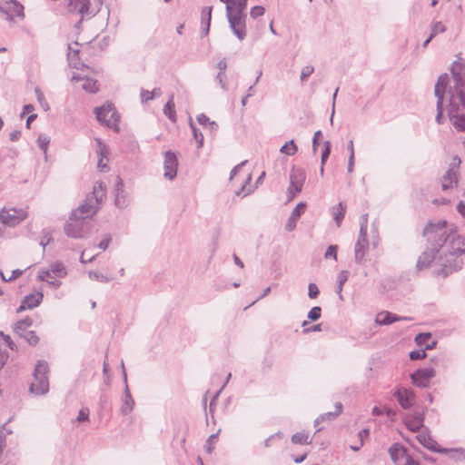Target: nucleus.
Instances as JSON below:
<instances>
[{"label":"nucleus","mask_w":465,"mask_h":465,"mask_svg":"<svg viewBox=\"0 0 465 465\" xmlns=\"http://www.w3.org/2000/svg\"><path fill=\"white\" fill-rule=\"evenodd\" d=\"M427 248L419 256L418 270L437 266L439 275L446 277L462 268L465 263V237L449 229L446 221L429 223L423 230Z\"/></svg>","instance_id":"f257e3e1"},{"label":"nucleus","mask_w":465,"mask_h":465,"mask_svg":"<svg viewBox=\"0 0 465 465\" xmlns=\"http://www.w3.org/2000/svg\"><path fill=\"white\" fill-rule=\"evenodd\" d=\"M451 77L444 73L440 74L434 87L437 98L436 122L443 123V103L448 101L447 114L453 126L460 132L465 131V59L455 61L450 66Z\"/></svg>","instance_id":"f03ea898"},{"label":"nucleus","mask_w":465,"mask_h":465,"mask_svg":"<svg viewBox=\"0 0 465 465\" xmlns=\"http://www.w3.org/2000/svg\"><path fill=\"white\" fill-rule=\"evenodd\" d=\"M105 196V186L102 182L97 183L94 186V191L84 202L76 209L72 212L73 217H82L85 219L90 215L94 214L99 209V203Z\"/></svg>","instance_id":"7ed1b4c3"},{"label":"nucleus","mask_w":465,"mask_h":465,"mask_svg":"<svg viewBox=\"0 0 465 465\" xmlns=\"http://www.w3.org/2000/svg\"><path fill=\"white\" fill-rule=\"evenodd\" d=\"M49 365L45 360L37 361L34 371L33 381L29 386L31 393L36 396H42L49 391Z\"/></svg>","instance_id":"20e7f679"},{"label":"nucleus","mask_w":465,"mask_h":465,"mask_svg":"<svg viewBox=\"0 0 465 465\" xmlns=\"http://www.w3.org/2000/svg\"><path fill=\"white\" fill-rule=\"evenodd\" d=\"M96 119L102 124L119 132L118 126L120 116L112 104H106L94 109Z\"/></svg>","instance_id":"39448f33"},{"label":"nucleus","mask_w":465,"mask_h":465,"mask_svg":"<svg viewBox=\"0 0 465 465\" xmlns=\"http://www.w3.org/2000/svg\"><path fill=\"white\" fill-rule=\"evenodd\" d=\"M226 18L233 35L238 38V40H244L247 35V15L245 11L226 14Z\"/></svg>","instance_id":"423d86ee"},{"label":"nucleus","mask_w":465,"mask_h":465,"mask_svg":"<svg viewBox=\"0 0 465 465\" xmlns=\"http://www.w3.org/2000/svg\"><path fill=\"white\" fill-rule=\"evenodd\" d=\"M306 173L303 169L293 166L290 173V185L287 188L288 201H292L302 190Z\"/></svg>","instance_id":"0eeeda50"},{"label":"nucleus","mask_w":465,"mask_h":465,"mask_svg":"<svg viewBox=\"0 0 465 465\" xmlns=\"http://www.w3.org/2000/svg\"><path fill=\"white\" fill-rule=\"evenodd\" d=\"M27 217L24 209H3L0 212V221L6 226L15 227Z\"/></svg>","instance_id":"6e6552de"},{"label":"nucleus","mask_w":465,"mask_h":465,"mask_svg":"<svg viewBox=\"0 0 465 465\" xmlns=\"http://www.w3.org/2000/svg\"><path fill=\"white\" fill-rule=\"evenodd\" d=\"M84 226L85 222L82 217H73L71 214L69 220L64 224V231L68 237L81 239L86 232Z\"/></svg>","instance_id":"1a4fd4ad"},{"label":"nucleus","mask_w":465,"mask_h":465,"mask_svg":"<svg viewBox=\"0 0 465 465\" xmlns=\"http://www.w3.org/2000/svg\"><path fill=\"white\" fill-rule=\"evenodd\" d=\"M436 371L433 368L418 369L411 374V381L420 388H427L430 380L435 377Z\"/></svg>","instance_id":"9d476101"},{"label":"nucleus","mask_w":465,"mask_h":465,"mask_svg":"<svg viewBox=\"0 0 465 465\" xmlns=\"http://www.w3.org/2000/svg\"><path fill=\"white\" fill-rule=\"evenodd\" d=\"M122 371H123V380L125 384L124 395H123V404L121 407V413L123 415H128L132 412L134 406V401L131 395L128 384H127V374L124 368V363L122 361L121 362Z\"/></svg>","instance_id":"9b49d317"},{"label":"nucleus","mask_w":465,"mask_h":465,"mask_svg":"<svg viewBox=\"0 0 465 465\" xmlns=\"http://www.w3.org/2000/svg\"><path fill=\"white\" fill-rule=\"evenodd\" d=\"M178 160L176 154L173 151H167L164 154L163 176L172 181L177 175Z\"/></svg>","instance_id":"f8f14e48"},{"label":"nucleus","mask_w":465,"mask_h":465,"mask_svg":"<svg viewBox=\"0 0 465 465\" xmlns=\"http://www.w3.org/2000/svg\"><path fill=\"white\" fill-rule=\"evenodd\" d=\"M90 0H70L67 9L70 13H77L82 15V19L90 18L94 13L90 11Z\"/></svg>","instance_id":"ddd939ff"},{"label":"nucleus","mask_w":465,"mask_h":465,"mask_svg":"<svg viewBox=\"0 0 465 465\" xmlns=\"http://www.w3.org/2000/svg\"><path fill=\"white\" fill-rule=\"evenodd\" d=\"M124 184L122 178L120 176H117L114 182V203L120 209L125 208L129 203V199L124 192Z\"/></svg>","instance_id":"4468645a"},{"label":"nucleus","mask_w":465,"mask_h":465,"mask_svg":"<svg viewBox=\"0 0 465 465\" xmlns=\"http://www.w3.org/2000/svg\"><path fill=\"white\" fill-rule=\"evenodd\" d=\"M393 396L397 399L401 408L410 409L415 401V393L411 390L406 388H398Z\"/></svg>","instance_id":"2eb2a0df"},{"label":"nucleus","mask_w":465,"mask_h":465,"mask_svg":"<svg viewBox=\"0 0 465 465\" xmlns=\"http://www.w3.org/2000/svg\"><path fill=\"white\" fill-rule=\"evenodd\" d=\"M44 298V295L41 292H38L36 293H30L24 297V299L21 302L20 306L17 308L16 312H21L25 310H31L35 307H37L42 300Z\"/></svg>","instance_id":"dca6fc26"},{"label":"nucleus","mask_w":465,"mask_h":465,"mask_svg":"<svg viewBox=\"0 0 465 465\" xmlns=\"http://www.w3.org/2000/svg\"><path fill=\"white\" fill-rule=\"evenodd\" d=\"M51 274H53L58 278L64 277L66 275L65 267L64 266V264L62 262H54V263L50 264L48 270L39 271L37 277L40 281H45L46 279V277L51 276Z\"/></svg>","instance_id":"f3484780"},{"label":"nucleus","mask_w":465,"mask_h":465,"mask_svg":"<svg viewBox=\"0 0 465 465\" xmlns=\"http://www.w3.org/2000/svg\"><path fill=\"white\" fill-rule=\"evenodd\" d=\"M411 317L398 316L390 312H381L376 315L375 322L378 325H391L399 321H411Z\"/></svg>","instance_id":"a211bd4d"},{"label":"nucleus","mask_w":465,"mask_h":465,"mask_svg":"<svg viewBox=\"0 0 465 465\" xmlns=\"http://www.w3.org/2000/svg\"><path fill=\"white\" fill-rule=\"evenodd\" d=\"M424 413L422 411H415L411 415L405 418V424L409 430L413 432L419 431L423 427Z\"/></svg>","instance_id":"6ab92c4d"},{"label":"nucleus","mask_w":465,"mask_h":465,"mask_svg":"<svg viewBox=\"0 0 465 465\" xmlns=\"http://www.w3.org/2000/svg\"><path fill=\"white\" fill-rule=\"evenodd\" d=\"M418 441L427 448L428 450L438 452V453H447L448 450L445 448H441L438 442L433 440L430 435L428 434H419L417 435Z\"/></svg>","instance_id":"aec40b11"},{"label":"nucleus","mask_w":465,"mask_h":465,"mask_svg":"<svg viewBox=\"0 0 465 465\" xmlns=\"http://www.w3.org/2000/svg\"><path fill=\"white\" fill-rule=\"evenodd\" d=\"M306 208V203L303 202L299 203L295 208L292 210L286 224H285V230L287 232H292L296 227V223L302 216V214L304 213Z\"/></svg>","instance_id":"412c9836"},{"label":"nucleus","mask_w":465,"mask_h":465,"mask_svg":"<svg viewBox=\"0 0 465 465\" xmlns=\"http://www.w3.org/2000/svg\"><path fill=\"white\" fill-rule=\"evenodd\" d=\"M389 454L391 460L396 465L401 464L404 458L407 457V450L401 443H393L389 449Z\"/></svg>","instance_id":"4be33fe9"},{"label":"nucleus","mask_w":465,"mask_h":465,"mask_svg":"<svg viewBox=\"0 0 465 465\" xmlns=\"http://www.w3.org/2000/svg\"><path fill=\"white\" fill-rule=\"evenodd\" d=\"M226 5V14L244 12L248 0H220Z\"/></svg>","instance_id":"5701e85b"},{"label":"nucleus","mask_w":465,"mask_h":465,"mask_svg":"<svg viewBox=\"0 0 465 465\" xmlns=\"http://www.w3.org/2000/svg\"><path fill=\"white\" fill-rule=\"evenodd\" d=\"M369 242H361L357 241L354 246V260L358 264H364L366 262V253L368 251Z\"/></svg>","instance_id":"b1692460"},{"label":"nucleus","mask_w":465,"mask_h":465,"mask_svg":"<svg viewBox=\"0 0 465 465\" xmlns=\"http://www.w3.org/2000/svg\"><path fill=\"white\" fill-rule=\"evenodd\" d=\"M342 411V404L341 402H337L335 404V411H328L326 413L321 414L315 420H314V426L318 427L320 422L325 421V420H332L337 416L340 415V413Z\"/></svg>","instance_id":"393cba45"},{"label":"nucleus","mask_w":465,"mask_h":465,"mask_svg":"<svg viewBox=\"0 0 465 465\" xmlns=\"http://www.w3.org/2000/svg\"><path fill=\"white\" fill-rule=\"evenodd\" d=\"M14 332L20 338H23L29 345L35 346L39 342V337L35 331H29L28 328H25L24 331L18 330H13Z\"/></svg>","instance_id":"a878e982"},{"label":"nucleus","mask_w":465,"mask_h":465,"mask_svg":"<svg viewBox=\"0 0 465 465\" xmlns=\"http://www.w3.org/2000/svg\"><path fill=\"white\" fill-rule=\"evenodd\" d=\"M212 6H205L202 10V35L206 36L210 31V25L212 19Z\"/></svg>","instance_id":"bb28decb"},{"label":"nucleus","mask_w":465,"mask_h":465,"mask_svg":"<svg viewBox=\"0 0 465 465\" xmlns=\"http://www.w3.org/2000/svg\"><path fill=\"white\" fill-rule=\"evenodd\" d=\"M458 183V174L457 172L453 170V168L449 169L445 175L443 176L442 181V190L446 191L450 188H452L453 184L457 185Z\"/></svg>","instance_id":"cd10ccee"},{"label":"nucleus","mask_w":465,"mask_h":465,"mask_svg":"<svg viewBox=\"0 0 465 465\" xmlns=\"http://www.w3.org/2000/svg\"><path fill=\"white\" fill-rule=\"evenodd\" d=\"M6 5L7 13L12 12L18 17H24V6L16 0H1Z\"/></svg>","instance_id":"c85d7f7f"},{"label":"nucleus","mask_w":465,"mask_h":465,"mask_svg":"<svg viewBox=\"0 0 465 465\" xmlns=\"http://www.w3.org/2000/svg\"><path fill=\"white\" fill-rule=\"evenodd\" d=\"M331 213L337 226H341L346 213V206L343 205L342 203H339L331 208Z\"/></svg>","instance_id":"c756f323"},{"label":"nucleus","mask_w":465,"mask_h":465,"mask_svg":"<svg viewBox=\"0 0 465 465\" xmlns=\"http://www.w3.org/2000/svg\"><path fill=\"white\" fill-rule=\"evenodd\" d=\"M97 145H98L97 153L100 156V158L98 160L97 167L101 172H106V171H108V167L105 163H103V159H104V157L106 158L107 147L100 139H97Z\"/></svg>","instance_id":"7c9ffc66"},{"label":"nucleus","mask_w":465,"mask_h":465,"mask_svg":"<svg viewBox=\"0 0 465 465\" xmlns=\"http://www.w3.org/2000/svg\"><path fill=\"white\" fill-rule=\"evenodd\" d=\"M349 275H350V272H349V271H346V270L341 271L337 275V283L338 284L336 287V293L339 295V299L341 301L343 300L341 292H342L344 283L348 281Z\"/></svg>","instance_id":"2f4dec72"},{"label":"nucleus","mask_w":465,"mask_h":465,"mask_svg":"<svg viewBox=\"0 0 465 465\" xmlns=\"http://www.w3.org/2000/svg\"><path fill=\"white\" fill-rule=\"evenodd\" d=\"M280 152L288 156H292L298 152V146L294 140L292 139L286 142L280 149Z\"/></svg>","instance_id":"473e14b6"},{"label":"nucleus","mask_w":465,"mask_h":465,"mask_svg":"<svg viewBox=\"0 0 465 465\" xmlns=\"http://www.w3.org/2000/svg\"><path fill=\"white\" fill-rule=\"evenodd\" d=\"M163 114L173 123L176 122V113L174 110V103L173 102V97L165 104L163 107Z\"/></svg>","instance_id":"72a5a7b5"},{"label":"nucleus","mask_w":465,"mask_h":465,"mask_svg":"<svg viewBox=\"0 0 465 465\" xmlns=\"http://www.w3.org/2000/svg\"><path fill=\"white\" fill-rule=\"evenodd\" d=\"M292 442L294 444H310L309 435L305 431L296 432L292 436Z\"/></svg>","instance_id":"f704fd0d"},{"label":"nucleus","mask_w":465,"mask_h":465,"mask_svg":"<svg viewBox=\"0 0 465 465\" xmlns=\"http://www.w3.org/2000/svg\"><path fill=\"white\" fill-rule=\"evenodd\" d=\"M82 87L84 91L91 94H95L99 90L97 81L88 77H85L84 83L83 84Z\"/></svg>","instance_id":"c9c22d12"},{"label":"nucleus","mask_w":465,"mask_h":465,"mask_svg":"<svg viewBox=\"0 0 465 465\" xmlns=\"http://www.w3.org/2000/svg\"><path fill=\"white\" fill-rule=\"evenodd\" d=\"M190 127L192 129V133L193 135V138L195 139L197 143V147L200 148L203 144V134L202 132L195 126V124L193 123V121H190Z\"/></svg>","instance_id":"e433bc0d"},{"label":"nucleus","mask_w":465,"mask_h":465,"mask_svg":"<svg viewBox=\"0 0 465 465\" xmlns=\"http://www.w3.org/2000/svg\"><path fill=\"white\" fill-rule=\"evenodd\" d=\"M33 325V320L30 317H26L25 319H22L18 322H16L13 325V330H18L20 331H24L25 328H29Z\"/></svg>","instance_id":"4c0bfd02"},{"label":"nucleus","mask_w":465,"mask_h":465,"mask_svg":"<svg viewBox=\"0 0 465 465\" xmlns=\"http://www.w3.org/2000/svg\"><path fill=\"white\" fill-rule=\"evenodd\" d=\"M430 36H432L433 38L439 35V34H442L444 32H446L447 28L446 26L440 21H437V22H432L431 23V26H430Z\"/></svg>","instance_id":"58836bf2"},{"label":"nucleus","mask_w":465,"mask_h":465,"mask_svg":"<svg viewBox=\"0 0 465 465\" xmlns=\"http://www.w3.org/2000/svg\"><path fill=\"white\" fill-rule=\"evenodd\" d=\"M221 430H218L216 433H213L208 437L204 444L205 450L211 454L214 449V440L218 438Z\"/></svg>","instance_id":"ea45409f"},{"label":"nucleus","mask_w":465,"mask_h":465,"mask_svg":"<svg viewBox=\"0 0 465 465\" xmlns=\"http://www.w3.org/2000/svg\"><path fill=\"white\" fill-rule=\"evenodd\" d=\"M50 143V138L44 134H41L38 135L37 138V144L39 148L45 153L47 151V147Z\"/></svg>","instance_id":"a19ab883"},{"label":"nucleus","mask_w":465,"mask_h":465,"mask_svg":"<svg viewBox=\"0 0 465 465\" xmlns=\"http://www.w3.org/2000/svg\"><path fill=\"white\" fill-rule=\"evenodd\" d=\"M322 316V308L320 306H314L312 307L308 314H307V318L312 321V322H316L318 321Z\"/></svg>","instance_id":"79ce46f5"},{"label":"nucleus","mask_w":465,"mask_h":465,"mask_svg":"<svg viewBox=\"0 0 465 465\" xmlns=\"http://www.w3.org/2000/svg\"><path fill=\"white\" fill-rule=\"evenodd\" d=\"M35 96H36V99L37 101L39 102L41 107L45 111L47 112L50 107H49V104L48 103L46 102L45 96H44V94L42 93V91L39 89V88H35Z\"/></svg>","instance_id":"37998d69"},{"label":"nucleus","mask_w":465,"mask_h":465,"mask_svg":"<svg viewBox=\"0 0 465 465\" xmlns=\"http://www.w3.org/2000/svg\"><path fill=\"white\" fill-rule=\"evenodd\" d=\"M331 143L330 141H325L324 142V148L322 149V156H321V163L322 165H324L325 163L327 162L329 156H330V153H331Z\"/></svg>","instance_id":"c03bdc74"},{"label":"nucleus","mask_w":465,"mask_h":465,"mask_svg":"<svg viewBox=\"0 0 465 465\" xmlns=\"http://www.w3.org/2000/svg\"><path fill=\"white\" fill-rule=\"evenodd\" d=\"M78 54H79V49L74 48L71 45H68L67 57H68L70 64H73L74 67L77 66L74 60L78 57Z\"/></svg>","instance_id":"a18cd8bd"},{"label":"nucleus","mask_w":465,"mask_h":465,"mask_svg":"<svg viewBox=\"0 0 465 465\" xmlns=\"http://www.w3.org/2000/svg\"><path fill=\"white\" fill-rule=\"evenodd\" d=\"M409 355L411 361H417L424 359L427 356V353L424 349H420L411 351Z\"/></svg>","instance_id":"49530a36"},{"label":"nucleus","mask_w":465,"mask_h":465,"mask_svg":"<svg viewBox=\"0 0 465 465\" xmlns=\"http://www.w3.org/2000/svg\"><path fill=\"white\" fill-rule=\"evenodd\" d=\"M89 277L101 282H108L112 280L108 276L94 271L89 272Z\"/></svg>","instance_id":"de8ad7c7"},{"label":"nucleus","mask_w":465,"mask_h":465,"mask_svg":"<svg viewBox=\"0 0 465 465\" xmlns=\"http://www.w3.org/2000/svg\"><path fill=\"white\" fill-rule=\"evenodd\" d=\"M430 337H431V334L430 332H420L416 335L415 342L418 345H423L430 339Z\"/></svg>","instance_id":"09e8293b"},{"label":"nucleus","mask_w":465,"mask_h":465,"mask_svg":"<svg viewBox=\"0 0 465 465\" xmlns=\"http://www.w3.org/2000/svg\"><path fill=\"white\" fill-rule=\"evenodd\" d=\"M337 250H338V246L337 245H330L325 253H324V258L325 259H334L335 261L337 260Z\"/></svg>","instance_id":"8fccbe9b"},{"label":"nucleus","mask_w":465,"mask_h":465,"mask_svg":"<svg viewBox=\"0 0 465 465\" xmlns=\"http://www.w3.org/2000/svg\"><path fill=\"white\" fill-rule=\"evenodd\" d=\"M314 72V67L312 65H306L302 69L300 79L302 82H304L311 74Z\"/></svg>","instance_id":"3c124183"},{"label":"nucleus","mask_w":465,"mask_h":465,"mask_svg":"<svg viewBox=\"0 0 465 465\" xmlns=\"http://www.w3.org/2000/svg\"><path fill=\"white\" fill-rule=\"evenodd\" d=\"M0 337L5 341L7 347L12 350L15 351L17 350V346L15 343L12 341L11 337L8 334L4 333V331H0Z\"/></svg>","instance_id":"603ef678"},{"label":"nucleus","mask_w":465,"mask_h":465,"mask_svg":"<svg viewBox=\"0 0 465 465\" xmlns=\"http://www.w3.org/2000/svg\"><path fill=\"white\" fill-rule=\"evenodd\" d=\"M265 9L262 5H255L251 9L250 15L256 19L264 15Z\"/></svg>","instance_id":"864d4df0"},{"label":"nucleus","mask_w":465,"mask_h":465,"mask_svg":"<svg viewBox=\"0 0 465 465\" xmlns=\"http://www.w3.org/2000/svg\"><path fill=\"white\" fill-rule=\"evenodd\" d=\"M320 293V291H319V288L318 286L313 283V282H311L309 283L308 285V296L310 299H315L318 297Z\"/></svg>","instance_id":"5fc2aeb1"},{"label":"nucleus","mask_w":465,"mask_h":465,"mask_svg":"<svg viewBox=\"0 0 465 465\" xmlns=\"http://www.w3.org/2000/svg\"><path fill=\"white\" fill-rule=\"evenodd\" d=\"M251 179H252L251 174H248L247 178L243 182V183L241 186V188L238 191H236V193H235L236 195L239 196V195L242 194V196H246V195H248L251 193L250 189L247 190V191L245 190L246 184L251 181Z\"/></svg>","instance_id":"6e6d98bb"},{"label":"nucleus","mask_w":465,"mask_h":465,"mask_svg":"<svg viewBox=\"0 0 465 465\" xmlns=\"http://www.w3.org/2000/svg\"><path fill=\"white\" fill-rule=\"evenodd\" d=\"M88 419H89V409L88 408H82L79 411L78 415H77L75 420L78 421V422H82V421L88 420Z\"/></svg>","instance_id":"4d7b16f0"},{"label":"nucleus","mask_w":465,"mask_h":465,"mask_svg":"<svg viewBox=\"0 0 465 465\" xmlns=\"http://www.w3.org/2000/svg\"><path fill=\"white\" fill-rule=\"evenodd\" d=\"M140 97L142 103H147L153 99V94H151L150 91L142 88L140 91Z\"/></svg>","instance_id":"13d9d810"},{"label":"nucleus","mask_w":465,"mask_h":465,"mask_svg":"<svg viewBox=\"0 0 465 465\" xmlns=\"http://www.w3.org/2000/svg\"><path fill=\"white\" fill-rule=\"evenodd\" d=\"M53 241V237L46 230H43V238L40 242V245L45 250V246L48 245Z\"/></svg>","instance_id":"bf43d9fd"},{"label":"nucleus","mask_w":465,"mask_h":465,"mask_svg":"<svg viewBox=\"0 0 465 465\" xmlns=\"http://www.w3.org/2000/svg\"><path fill=\"white\" fill-rule=\"evenodd\" d=\"M367 229L365 224H361L359 237L357 241H361V242H369L367 239Z\"/></svg>","instance_id":"052dcab7"},{"label":"nucleus","mask_w":465,"mask_h":465,"mask_svg":"<svg viewBox=\"0 0 465 465\" xmlns=\"http://www.w3.org/2000/svg\"><path fill=\"white\" fill-rule=\"evenodd\" d=\"M44 282H46L49 285L54 288H58L62 284L61 281L56 279L53 274H51V276L49 277H46V279Z\"/></svg>","instance_id":"680f3d73"},{"label":"nucleus","mask_w":465,"mask_h":465,"mask_svg":"<svg viewBox=\"0 0 465 465\" xmlns=\"http://www.w3.org/2000/svg\"><path fill=\"white\" fill-rule=\"evenodd\" d=\"M322 133L321 130H318L314 133L312 137V150L315 153L317 151V147L319 145V139L322 136Z\"/></svg>","instance_id":"e2e57ef3"},{"label":"nucleus","mask_w":465,"mask_h":465,"mask_svg":"<svg viewBox=\"0 0 465 465\" xmlns=\"http://www.w3.org/2000/svg\"><path fill=\"white\" fill-rule=\"evenodd\" d=\"M111 240H112L111 236L110 235H106L105 238H104L99 242L98 247L100 249H102L103 251H105L108 248V246H109V244L111 242Z\"/></svg>","instance_id":"0e129e2a"},{"label":"nucleus","mask_w":465,"mask_h":465,"mask_svg":"<svg viewBox=\"0 0 465 465\" xmlns=\"http://www.w3.org/2000/svg\"><path fill=\"white\" fill-rule=\"evenodd\" d=\"M225 78H226L225 73H223V74L218 73V74L216 75V80L218 81V83L220 84L221 87L223 90H227Z\"/></svg>","instance_id":"69168bd1"},{"label":"nucleus","mask_w":465,"mask_h":465,"mask_svg":"<svg viewBox=\"0 0 465 465\" xmlns=\"http://www.w3.org/2000/svg\"><path fill=\"white\" fill-rule=\"evenodd\" d=\"M247 163V161H242L241 163L235 165L232 171H231V173H230V180H232L237 173L238 172L242 169V167L243 165H245V163Z\"/></svg>","instance_id":"338daca9"},{"label":"nucleus","mask_w":465,"mask_h":465,"mask_svg":"<svg viewBox=\"0 0 465 465\" xmlns=\"http://www.w3.org/2000/svg\"><path fill=\"white\" fill-rule=\"evenodd\" d=\"M197 121L201 125H207L211 122L209 117L204 114H200L199 115H197Z\"/></svg>","instance_id":"774afa93"}]
</instances>
